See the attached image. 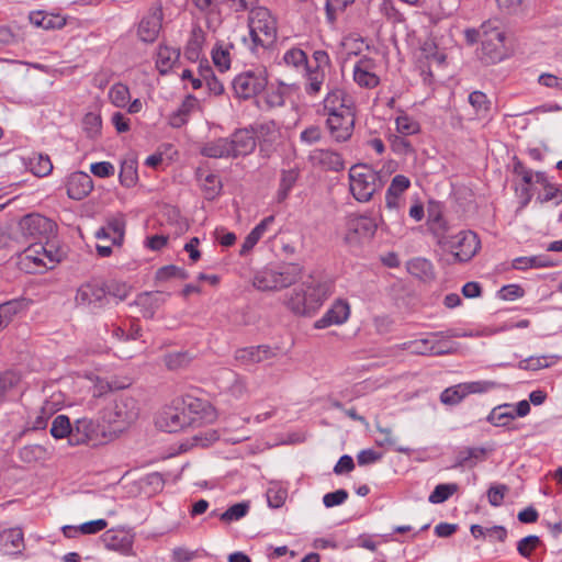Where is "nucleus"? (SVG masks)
Returning a JSON list of instances; mask_svg holds the SVG:
<instances>
[{
    "label": "nucleus",
    "instance_id": "nucleus-57",
    "mask_svg": "<svg viewBox=\"0 0 562 562\" xmlns=\"http://www.w3.org/2000/svg\"><path fill=\"white\" fill-rule=\"evenodd\" d=\"M390 144L392 150L397 155L407 156L414 153V147L406 136L398 134L392 135L390 137Z\"/></svg>",
    "mask_w": 562,
    "mask_h": 562
},
{
    "label": "nucleus",
    "instance_id": "nucleus-19",
    "mask_svg": "<svg viewBox=\"0 0 562 562\" xmlns=\"http://www.w3.org/2000/svg\"><path fill=\"white\" fill-rule=\"evenodd\" d=\"M356 112L328 116L326 120L327 130L335 142H347L355 128Z\"/></svg>",
    "mask_w": 562,
    "mask_h": 562
},
{
    "label": "nucleus",
    "instance_id": "nucleus-8",
    "mask_svg": "<svg viewBox=\"0 0 562 562\" xmlns=\"http://www.w3.org/2000/svg\"><path fill=\"white\" fill-rule=\"evenodd\" d=\"M202 403L198 400H191L183 406H168L165 407L156 418V426L167 432H177L191 426L195 423L196 418L192 415L193 411L200 408Z\"/></svg>",
    "mask_w": 562,
    "mask_h": 562
},
{
    "label": "nucleus",
    "instance_id": "nucleus-6",
    "mask_svg": "<svg viewBox=\"0 0 562 562\" xmlns=\"http://www.w3.org/2000/svg\"><path fill=\"white\" fill-rule=\"evenodd\" d=\"M55 233L56 224L52 220L32 213L20 220L15 241L20 244H53L50 239L55 236Z\"/></svg>",
    "mask_w": 562,
    "mask_h": 562
},
{
    "label": "nucleus",
    "instance_id": "nucleus-55",
    "mask_svg": "<svg viewBox=\"0 0 562 562\" xmlns=\"http://www.w3.org/2000/svg\"><path fill=\"white\" fill-rule=\"evenodd\" d=\"M465 397L462 383L447 387L440 395V401L447 405L459 404Z\"/></svg>",
    "mask_w": 562,
    "mask_h": 562
},
{
    "label": "nucleus",
    "instance_id": "nucleus-39",
    "mask_svg": "<svg viewBox=\"0 0 562 562\" xmlns=\"http://www.w3.org/2000/svg\"><path fill=\"white\" fill-rule=\"evenodd\" d=\"M515 418L514 405L512 404H503L494 407L486 417L487 422L496 427H505Z\"/></svg>",
    "mask_w": 562,
    "mask_h": 562
},
{
    "label": "nucleus",
    "instance_id": "nucleus-60",
    "mask_svg": "<svg viewBox=\"0 0 562 562\" xmlns=\"http://www.w3.org/2000/svg\"><path fill=\"white\" fill-rule=\"evenodd\" d=\"M201 76L206 83L210 93L221 95L224 92V86L210 68L201 71Z\"/></svg>",
    "mask_w": 562,
    "mask_h": 562
},
{
    "label": "nucleus",
    "instance_id": "nucleus-35",
    "mask_svg": "<svg viewBox=\"0 0 562 562\" xmlns=\"http://www.w3.org/2000/svg\"><path fill=\"white\" fill-rule=\"evenodd\" d=\"M179 49L167 45H159L157 50L156 67L161 75H166L179 60Z\"/></svg>",
    "mask_w": 562,
    "mask_h": 562
},
{
    "label": "nucleus",
    "instance_id": "nucleus-40",
    "mask_svg": "<svg viewBox=\"0 0 562 562\" xmlns=\"http://www.w3.org/2000/svg\"><path fill=\"white\" fill-rule=\"evenodd\" d=\"M234 48L232 43L218 42L212 49V59L220 71H226L231 67V50Z\"/></svg>",
    "mask_w": 562,
    "mask_h": 562
},
{
    "label": "nucleus",
    "instance_id": "nucleus-15",
    "mask_svg": "<svg viewBox=\"0 0 562 562\" xmlns=\"http://www.w3.org/2000/svg\"><path fill=\"white\" fill-rule=\"evenodd\" d=\"M443 337L442 331L431 333L426 338L408 341L404 344V348L411 350L414 355L420 356H440L451 352L450 348H447L437 338Z\"/></svg>",
    "mask_w": 562,
    "mask_h": 562
},
{
    "label": "nucleus",
    "instance_id": "nucleus-52",
    "mask_svg": "<svg viewBox=\"0 0 562 562\" xmlns=\"http://www.w3.org/2000/svg\"><path fill=\"white\" fill-rule=\"evenodd\" d=\"M469 102L477 115H486L491 108V102L482 91H473L469 95Z\"/></svg>",
    "mask_w": 562,
    "mask_h": 562
},
{
    "label": "nucleus",
    "instance_id": "nucleus-48",
    "mask_svg": "<svg viewBox=\"0 0 562 562\" xmlns=\"http://www.w3.org/2000/svg\"><path fill=\"white\" fill-rule=\"evenodd\" d=\"M458 491L456 483L438 484L428 497L431 504H441Z\"/></svg>",
    "mask_w": 562,
    "mask_h": 562
},
{
    "label": "nucleus",
    "instance_id": "nucleus-24",
    "mask_svg": "<svg viewBox=\"0 0 562 562\" xmlns=\"http://www.w3.org/2000/svg\"><path fill=\"white\" fill-rule=\"evenodd\" d=\"M199 110L200 101L193 94H188L182 100L179 108L168 116V123L175 128H180L186 125L191 115Z\"/></svg>",
    "mask_w": 562,
    "mask_h": 562
},
{
    "label": "nucleus",
    "instance_id": "nucleus-51",
    "mask_svg": "<svg viewBox=\"0 0 562 562\" xmlns=\"http://www.w3.org/2000/svg\"><path fill=\"white\" fill-rule=\"evenodd\" d=\"M408 271L418 278H430L432 276V265L424 258H416L408 262Z\"/></svg>",
    "mask_w": 562,
    "mask_h": 562
},
{
    "label": "nucleus",
    "instance_id": "nucleus-47",
    "mask_svg": "<svg viewBox=\"0 0 562 562\" xmlns=\"http://www.w3.org/2000/svg\"><path fill=\"white\" fill-rule=\"evenodd\" d=\"M22 303L19 301H8L0 304V331L3 330L13 317L21 311Z\"/></svg>",
    "mask_w": 562,
    "mask_h": 562
},
{
    "label": "nucleus",
    "instance_id": "nucleus-26",
    "mask_svg": "<svg viewBox=\"0 0 562 562\" xmlns=\"http://www.w3.org/2000/svg\"><path fill=\"white\" fill-rule=\"evenodd\" d=\"M313 165L326 170L339 171L345 168L344 159L337 151L329 149H315L310 155Z\"/></svg>",
    "mask_w": 562,
    "mask_h": 562
},
{
    "label": "nucleus",
    "instance_id": "nucleus-9",
    "mask_svg": "<svg viewBox=\"0 0 562 562\" xmlns=\"http://www.w3.org/2000/svg\"><path fill=\"white\" fill-rule=\"evenodd\" d=\"M505 33L498 20L482 23V54L486 63H496L505 56Z\"/></svg>",
    "mask_w": 562,
    "mask_h": 562
},
{
    "label": "nucleus",
    "instance_id": "nucleus-49",
    "mask_svg": "<svg viewBox=\"0 0 562 562\" xmlns=\"http://www.w3.org/2000/svg\"><path fill=\"white\" fill-rule=\"evenodd\" d=\"M268 505L272 508H280L285 503L288 492L279 484L272 483L267 490Z\"/></svg>",
    "mask_w": 562,
    "mask_h": 562
},
{
    "label": "nucleus",
    "instance_id": "nucleus-14",
    "mask_svg": "<svg viewBox=\"0 0 562 562\" xmlns=\"http://www.w3.org/2000/svg\"><path fill=\"white\" fill-rule=\"evenodd\" d=\"M411 188V180L404 175H396L385 192V209L389 213L401 217L405 206V192Z\"/></svg>",
    "mask_w": 562,
    "mask_h": 562
},
{
    "label": "nucleus",
    "instance_id": "nucleus-36",
    "mask_svg": "<svg viewBox=\"0 0 562 562\" xmlns=\"http://www.w3.org/2000/svg\"><path fill=\"white\" fill-rule=\"evenodd\" d=\"M205 42V33L200 26H193L184 48V55L189 60L195 61L200 58Z\"/></svg>",
    "mask_w": 562,
    "mask_h": 562
},
{
    "label": "nucleus",
    "instance_id": "nucleus-42",
    "mask_svg": "<svg viewBox=\"0 0 562 562\" xmlns=\"http://www.w3.org/2000/svg\"><path fill=\"white\" fill-rule=\"evenodd\" d=\"M72 425L69 417L66 415H57L52 423L50 435L55 439L68 438V442L70 443Z\"/></svg>",
    "mask_w": 562,
    "mask_h": 562
},
{
    "label": "nucleus",
    "instance_id": "nucleus-16",
    "mask_svg": "<svg viewBox=\"0 0 562 562\" xmlns=\"http://www.w3.org/2000/svg\"><path fill=\"white\" fill-rule=\"evenodd\" d=\"M322 111L327 117H333L339 114L352 113L355 112V106L344 90L334 88L324 98Z\"/></svg>",
    "mask_w": 562,
    "mask_h": 562
},
{
    "label": "nucleus",
    "instance_id": "nucleus-23",
    "mask_svg": "<svg viewBox=\"0 0 562 562\" xmlns=\"http://www.w3.org/2000/svg\"><path fill=\"white\" fill-rule=\"evenodd\" d=\"M229 138L232 154L233 158H236L238 156H246L254 151L256 148V137L254 130H237L235 133L232 134Z\"/></svg>",
    "mask_w": 562,
    "mask_h": 562
},
{
    "label": "nucleus",
    "instance_id": "nucleus-50",
    "mask_svg": "<svg viewBox=\"0 0 562 562\" xmlns=\"http://www.w3.org/2000/svg\"><path fill=\"white\" fill-rule=\"evenodd\" d=\"M82 127L86 132L87 136L90 138H95L101 134L102 128V120L101 116L97 113H87L82 121Z\"/></svg>",
    "mask_w": 562,
    "mask_h": 562
},
{
    "label": "nucleus",
    "instance_id": "nucleus-64",
    "mask_svg": "<svg viewBox=\"0 0 562 562\" xmlns=\"http://www.w3.org/2000/svg\"><path fill=\"white\" fill-rule=\"evenodd\" d=\"M543 189V193L538 196L541 203L553 201L559 204L562 202V190L550 183L546 184Z\"/></svg>",
    "mask_w": 562,
    "mask_h": 562
},
{
    "label": "nucleus",
    "instance_id": "nucleus-25",
    "mask_svg": "<svg viewBox=\"0 0 562 562\" xmlns=\"http://www.w3.org/2000/svg\"><path fill=\"white\" fill-rule=\"evenodd\" d=\"M274 352L269 346H251L235 351V359L243 366L260 363L271 359Z\"/></svg>",
    "mask_w": 562,
    "mask_h": 562
},
{
    "label": "nucleus",
    "instance_id": "nucleus-59",
    "mask_svg": "<svg viewBox=\"0 0 562 562\" xmlns=\"http://www.w3.org/2000/svg\"><path fill=\"white\" fill-rule=\"evenodd\" d=\"M465 396L475 393H485L493 389H496L498 384L494 381H473L462 383Z\"/></svg>",
    "mask_w": 562,
    "mask_h": 562
},
{
    "label": "nucleus",
    "instance_id": "nucleus-46",
    "mask_svg": "<svg viewBox=\"0 0 562 562\" xmlns=\"http://www.w3.org/2000/svg\"><path fill=\"white\" fill-rule=\"evenodd\" d=\"M109 99L116 108H125L130 102V89L124 83H115L109 90Z\"/></svg>",
    "mask_w": 562,
    "mask_h": 562
},
{
    "label": "nucleus",
    "instance_id": "nucleus-22",
    "mask_svg": "<svg viewBox=\"0 0 562 562\" xmlns=\"http://www.w3.org/2000/svg\"><path fill=\"white\" fill-rule=\"evenodd\" d=\"M347 229V240H352L356 237L369 238L374 236L378 225L372 217L363 215L351 216L348 218Z\"/></svg>",
    "mask_w": 562,
    "mask_h": 562
},
{
    "label": "nucleus",
    "instance_id": "nucleus-1",
    "mask_svg": "<svg viewBox=\"0 0 562 562\" xmlns=\"http://www.w3.org/2000/svg\"><path fill=\"white\" fill-rule=\"evenodd\" d=\"M277 20L265 7L252 8L248 15V36L244 45L256 56L270 49L277 41Z\"/></svg>",
    "mask_w": 562,
    "mask_h": 562
},
{
    "label": "nucleus",
    "instance_id": "nucleus-62",
    "mask_svg": "<svg viewBox=\"0 0 562 562\" xmlns=\"http://www.w3.org/2000/svg\"><path fill=\"white\" fill-rule=\"evenodd\" d=\"M189 357L186 352H172L165 356V364L170 370H177L189 363Z\"/></svg>",
    "mask_w": 562,
    "mask_h": 562
},
{
    "label": "nucleus",
    "instance_id": "nucleus-11",
    "mask_svg": "<svg viewBox=\"0 0 562 562\" xmlns=\"http://www.w3.org/2000/svg\"><path fill=\"white\" fill-rule=\"evenodd\" d=\"M452 250L454 259L459 262L471 260L480 250L481 241L472 231H461L453 237H448L445 246Z\"/></svg>",
    "mask_w": 562,
    "mask_h": 562
},
{
    "label": "nucleus",
    "instance_id": "nucleus-33",
    "mask_svg": "<svg viewBox=\"0 0 562 562\" xmlns=\"http://www.w3.org/2000/svg\"><path fill=\"white\" fill-rule=\"evenodd\" d=\"M0 544L7 554L21 552L24 548L23 532L20 528H11L0 533Z\"/></svg>",
    "mask_w": 562,
    "mask_h": 562
},
{
    "label": "nucleus",
    "instance_id": "nucleus-3",
    "mask_svg": "<svg viewBox=\"0 0 562 562\" xmlns=\"http://www.w3.org/2000/svg\"><path fill=\"white\" fill-rule=\"evenodd\" d=\"M64 252L54 244H30L20 255L18 265L26 273H42L60 262Z\"/></svg>",
    "mask_w": 562,
    "mask_h": 562
},
{
    "label": "nucleus",
    "instance_id": "nucleus-17",
    "mask_svg": "<svg viewBox=\"0 0 562 562\" xmlns=\"http://www.w3.org/2000/svg\"><path fill=\"white\" fill-rule=\"evenodd\" d=\"M162 11L158 7H153L142 18L137 27V35L145 43H153L157 40L162 25Z\"/></svg>",
    "mask_w": 562,
    "mask_h": 562
},
{
    "label": "nucleus",
    "instance_id": "nucleus-20",
    "mask_svg": "<svg viewBox=\"0 0 562 562\" xmlns=\"http://www.w3.org/2000/svg\"><path fill=\"white\" fill-rule=\"evenodd\" d=\"M350 315V306L344 300H337L330 308L315 322V328L323 329L331 325H341L347 322Z\"/></svg>",
    "mask_w": 562,
    "mask_h": 562
},
{
    "label": "nucleus",
    "instance_id": "nucleus-44",
    "mask_svg": "<svg viewBox=\"0 0 562 562\" xmlns=\"http://www.w3.org/2000/svg\"><path fill=\"white\" fill-rule=\"evenodd\" d=\"M558 356L529 357L519 362L518 368L522 370H540L554 364Z\"/></svg>",
    "mask_w": 562,
    "mask_h": 562
},
{
    "label": "nucleus",
    "instance_id": "nucleus-30",
    "mask_svg": "<svg viewBox=\"0 0 562 562\" xmlns=\"http://www.w3.org/2000/svg\"><path fill=\"white\" fill-rule=\"evenodd\" d=\"M32 25L49 31L59 30L66 25V19L60 14L48 13L44 11H34L29 15Z\"/></svg>",
    "mask_w": 562,
    "mask_h": 562
},
{
    "label": "nucleus",
    "instance_id": "nucleus-34",
    "mask_svg": "<svg viewBox=\"0 0 562 562\" xmlns=\"http://www.w3.org/2000/svg\"><path fill=\"white\" fill-rule=\"evenodd\" d=\"M229 138L222 137L205 143L201 147V154L209 158H233Z\"/></svg>",
    "mask_w": 562,
    "mask_h": 562
},
{
    "label": "nucleus",
    "instance_id": "nucleus-54",
    "mask_svg": "<svg viewBox=\"0 0 562 562\" xmlns=\"http://www.w3.org/2000/svg\"><path fill=\"white\" fill-rule=\"evenodd\" d=\"M249 510V504L248 503H237L231 506L228 509H226L224 513L220 515V519L225 522H232L235 520H239L244 516L247 515Z\"/></svg>",
    "mask_w": 562,
    "mask_h": 562
},
{
    "label": "nucleus",
    "instance_id": "nucleus-58",
    "mask_svg": "<svg viewBox=\"0 0 562 562\" xmlns=\"http://www.w3.org/2000/svg\"><path fill=\"white\" fill-rule=\"evenodd\" d=\"M120 181L126 187H133L137 181V171L133 161H124L121 166L120 170Z\"/></svg>",
    "mask_w": 562,
    "mask_h": 562
},
{
    "label": "nucleus",
    "instance_id": "nucleus-37",
    "mask_svg": "<svg viewBox=\"0 0 562 562\" xmlns=\"http://www.w3.org/2000/svg\"><path fill=\"white\" fill-rule=\"evenodd\" d=\"M305 86L304 90L307 95L316 97L322 91V87L326 79V71L312 69V64L304 70Z\"/></svg>",
    "mask_w": 562,
    "mask_h": 562
},
{
    "label": "nucleus",
    "instance_id": "nucleus-21",
    "mask_svg": "<svg viewBox=\"0 0 562 562\" xmlns=\"http://www.w3.org/2000/svg\"><path fill=\"white\" fill-rule=\"evenodd\" d=\"M67 195L72 200L85 199L93 189L91 177L82 171L71 173L67 179Z\"/></svg>",
    "mask_w": 562,
    "mask_h": 562
},
{
    "label": "nucleus",
    "instance_id": "nucleus-18",
    "mask_svg": "<svg viewBox=\"0 0 562 562\" xmlns=\"http://www.w3.org/2000/svg\"><path fill=\"white\" fill-rule=\"evenodd\" d=\"M91 443L93 446L101 443L99 439V425L88 418H79L72 425L70 437L71 446Z\"/></svg>",
    "mask_w": 562,
    "mask_h": 562
},
{
    "label": "nucleus",
    "instance_id": "nucleus-31",
    "mask_svg": "<svg viewBox=\"0 0 562 562\" xmlns=\"http://www.w3.org/2000/svg\"><path fill=\"white\" fill-rule=\"evenodd\" d=\"M104 296L103 286L97 283H86L77 290L75 299L78 305L89 306L101 302Z\"/></svg>",
    "mask_w": 562,
    "mask_h": 562
},
{
    "label": "nucleus",
    "instance_id": "nucleus-28",
    "mask_svg": "<svg viewBox=\"0 0 562 562\" xmlns=\"http://www.w3.org/2000/svg\"><path fill=\"white\" fill-rule=\"evenodd\" d=\"M125 221L122 217L112 218L95 233L98 239H108L111 245L121 246L124 240Z\"/></svg>",
    "mask_w": 562,
    "mask_h": 562
},
{
    "label": "nucleus",
    "instance_id": "nucleus-29",
    "mask_svg": "<svg viewBox=\"0 0 562 562\" xmlns=\"http://www.w3.org/2000/svg\"><path fill=\"white\" fill-rule=\"evenodd\" d=\"M492 451L493 449H486L483 447H465L458 452L456 467L473 468L479 462L484 461L487 458V454Z\"/></svg>",
    "mask_w": 562,
    "mask_h": 562
},
{
    "label": "nucleus",
    "instance_id": "nucleus-7",
    "mask_svg": "<svg viewBox=\"0 0 562 562\" xmlns=\"http://www.w3.org/2000/svg\"><path fill=\"white\" fill-rule=\"evenodd\" d=\"M138 417L137 401L131 396L121 395L102 412V420L111 427L110 435H116L126 429Z\"/></svg>",
    "mask_w": 562,
    "mask_h": 562
},
{
    "label": "nucleus",
    "instance_id": "nucleus-41",
    "mask_svg": "<svg viewBox=\"0 0 562 562\" xmlns=\"http://www.w3.org/2000/svg\"><path fill=\"white\" fill-rule=\"evenodd\" d=\"M282 59L286 66L293 67L294 69H297V70H300V69L305 70L312 64L308 61L305 52L297 47H292V48L288 49L284 53Z\"/></svg>",
    "mask_w": 562,
    "mask_h": 562
},
{
    "label": "nucleus",
    "instance_id": "nucleus-45",
    "mask_svg": "<svg viewBox=\"0 0 562 562\" xmlns=\"http://www.w3.org/2000/svg\"><path fill=\"white\" fill-rule=\"evenodd\" d=\"M30 170L37 177H46L53 170V164L47 155H35L30 158Z\"/></svg>",
    "mask_w": 562,
    "mask_h": 562
},
{
    "label": "nucleus",
    "instance_id": "nucleus-32",
    "mask_svg": "<svg viewBox=\"0 0 562 562\" xmlns=\"http://www.w3.org/2000/svg\"><path fill=\"white\" fill-rule=\"evenodd\" d=\"M300 178V170L297 168L283 169L280 173L279 188L276 192V200L278 203L284 202Z\"/></svg>",
    "mask_w": 562,
    "mask_h": 562
},
{
    "label": "nucleus",
    "instance_id": "nucleus-10",
    "mask_svg": "<svg viewBox=\"0 0 562 562\" xmlns=\"http://www.w3.org/2000/svg\"><path fill=\"white\" fill-rule=\"evenodd\" d=\"M232 85L236 97L240 99L252 98L266 89L268 85L267 70L258 67L240 72L234 78Z\"/></svg>",
    "mask_w": 562,
    "mask_h": 562
},
{
    "label": "nucleus",
    "instance_id": "nucleus-4",
    "mask_svg": "<svg viewBox=\"0 0 562 562\" xmlns=\"http://www.w3.org/2000/svg\"><path fill=\"white\" fill-rule=\"evenodd\" d=\"M302 273V267L293 262L266 267L255 274L252 285L259 291H280L299 281Z\"/></svg>",
    "mask_w": 562,
    "mask_h": 562
},
{
    "label": "nucleus",
    "instance_id": "nucleus-5",
    "mask_svg": "<svg viewBox=\"0 0 562 562\" xmlns=\"http://www.w3.org/2000/svg\"><path fill=\"white\" fill-rule=\"evenodd\" d=\"M384 182L385 178L368 165L357 164L349 170L350 192L358 202H369Z\"/></svg>",
    "mask_w": 562,
    "mask_h": 562
},
{
    "label": "nucleus",
    "instance_id": "nucleus-53",
    "mask_svg": "<svg viewBox=\"0 0 562 562\" xmlns=\"http://www.w3.org/2000/svg\"><path fill=\"white\" fill-rule=\"evenodd\" d=\"M188 277L189 274L183 268L173 265L161 267L156 272V279L159 281H167L172 278L186 280Z\"/></svg>",
    "mask_w": 562,
    "mask_h": 562
},
{
    "label": "nucleus",
    "instance_id": "nucleus-13",
    "mask_svg": "<svg viewBox=\"0 0 562 562\" xmlns=\"http://www.w3.org/2000/svg\"><path fill=\"white\" fill-rule=\"evenodd\" d=\"M256 140L260 146V151L270 156L283 140V132L280 124L274 121H263L252 126Z\"/></svg>",
    "mask_w": 562,
    "mask_h": 562
},
{
    "label": "nucleus",
    "instance_id": "nucleus-63",
    "mask_svg": "<svg viewBox=\"0 0 562 562\" xmlns=\"http://www.w3.org/2000/svg\"><path fill=\"white\" fill-rule=\"evenodd\" d=\"M348 498V492L344 488L327 493L323 496V504L330 508L344 504Z\"/></svg>",
    "mask_w": 562,
    "mask_h": 562
},
{
    "label": "nucleus",
    "instance_id": "nucleus-12",
    "mask_svg": "<svg viewBox=\"0 0 562 562\" xmlns=\"http://www.w3.org/2000/svg\"><path fill=\"white\" fill-rule=\"evenodd\" d=\"M380 61L369 55H362L353 65V81L361 88L373 89L380 83Z\"/></svg>",
    "mask_w": 562,
    "mask_h": 562
},
{
    "label": "nucleus",
    "instance_id": "nucleus-43",
    "mask_svg": "<svg viewBox=\"0 0 562 562\" xmlns=\"http://www.w3.org/2000/svg\"><path fill=\"white\" fill-rule=\"evenodd\" d=\"M552 266V262L547 256H530V257H518L513 260V268L517 270H526L529 268H547Z\"/></svg>",
    "mask_w": 562,
    "mask_h": 562
},
{
    "label": "nucleus",
    "instance_id": "nucleus-2",
    "mask_svg": "<svg viewBox=\"0 0 562 562\" xmlns=\"http://www.w3.org/2000/svg\"><path fill=\"white\" fill-rule=\"evenodd\" d=\"M329 294L328 283L310 277L286 295L284 304L295 315H311L322 306Z\"/></svg>",
    "mask_w": 562,
    "mask_h": 562
},
{
    "label": "nucleus",
    "instance_id": "nucleus-56",
    "mask_svg": "<svg viewBox=\"0 0 562 562\" xmlns=\"http://www.w3.org/2000/svg\"><path fill=\"white\" fill-rule=\"evenodd\" d=\"M355 0H326L325 10L326 18L330 24H334L337 14L342 12L349 4L353 3Z\"/></svg>",
    "mask_w": 562,
    "mask_h": 562
},
{
    "label": "nucleus",
    "instance_id": "nucleus-61",
    "mask_svg": "<svg viewBox=\"0 0 562 562\" xmlns=\"http://www.w3.org/2000/svg\"><path fill=\"white\" fill-rule=\"evenodd\" d=\"M540 544V539L538 536L530 535L517 543V551L524 558H529L531 552Z\"/></svg>",
    "mask_w": 562,
    "mask_h": 562
},
{
    "label": "nucleus",
    "instance_id": "nucleus-38",
    "mask_svg": "<svg viewBox=\"0 0 562 562\" xmlns=\"http://www.w3.org/2000/svg\"><path fill=\"white\" fill-rule=\"evenodd\" d=\"M395 130L398 135L412 136L420 132V124L405 111H398L395 117Z\"/></svg>",
    "mask_w": 562,
    "mask_h": 562
},
{
    "label": "nucleus",
    "instance_id": "nucleus-27",
    "mask_svg": "<svg viewBox=\"0 0 562 562\" xmlns=\"http://www.w3.org/2000/svg\"><path fill=\"white\" fill-rule=\"evenodd\" d=\"M427 225L431 234L437 238V243L440 246H446L448 244V223L438 206L428 209Z\"/></svg>",
    "mask_w": 562,
    "mask_h": 562
}]
</instances>
